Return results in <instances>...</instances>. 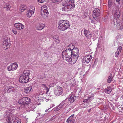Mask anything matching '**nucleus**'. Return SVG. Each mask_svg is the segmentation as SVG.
Here are the masks:
<instances>
[{
  "mask_svg": "<svg viewBox=\"0 0 123 123\" xmlns=\"http://www.w3.org/2000/svg\"><path fill=\"white\" fill-rule=\"evenodd\" d=\"M74 0H67L63 4L62 9L63 11H71L74 9L75 5Z\"/></svg>",
  "mask_w": 123,
  "mask_h": 123,
  "instance_id": "nucleus-1",
  "label": "nucleus"
},
{
  "mask_svg": "<svg viewBox=\"0 0 123 123\" xmlns=\"http://www.w3.org/2000/svg\"><path fill=\"white\" fill-rule=\"evenodd\" d=\"M11 110H8L6 111V115H7L6 120L8 123H20L18 121V118L11 113Z\"/></svg>",
  "mask_w": 123,
  "mask_h": 123,
  "instance_id": "nucleus-2",
  "label": "nucleus"
},
{
  "mask_svg": "<svg viewBox=\"0 0 123 123\" xmlns=\"http://www.w3.org/2000/svg\"><path fill=\"white\" fill-rule=\"evenodd\" d=\"M30 74V72L28 70L24 71L19 78V81L22 83L27 82L29 81V75Z\"/></svg>",
  "mask_w": 123,
  "mask_h": 123,
  "instance_id": "nucleus-3",
  "label": "nucleus"
},
{
  "mask_svg": "<svg viewBox=\"0 0 123 123\" xmlns=\"http://www.w3.org/2000/svg\"><path fill=\"white\" fill-rule=\"evenodd\" d=\"M74 47V46L73 44H69L66 49L63 51L62 57H66L70 56L72 57V54L71 51H72V49Z\"/></svg>",
  "mask_w": 123,
  "mask_h": 123,
  "instance_id": "nucleus-4",
  "label": "nucleus"
},
{
  "mask_svg": "<svg viewBox=\"0 0 123 123\" xmlns=\"http://www.w3.org/2000/svg\"><path fill=\"white\" fill-rule=\"evenodd\" d=\"M49 13L48 11L47 7L45 5H43L41 8V14L43 18L47 17V16L49 14Z\"/></svg>",
  "mask_w": 123,
  "mask_h": 123,
  "instance_id": "nucleus-5",
  "label": "nucleus"
},
{
  "mask_svg": "<svg viewBox=\"0 0 123 123\" xmlns=\"http://www.w3.org/2000/svg\"><path fill=\"white\" fill-rule=\"evenodd\" d=\"M30 98L28 97H24L19 100L18 102L19 104L23 105L28 104L30 102Z\"/></svg>",
  "mask_w": 123,
  "mask_h": 123,
  "instance_id": "nucleus-6",
  "label": "nucleus"
},
{
  "mask_svg": "<svg viewBox=\"0 0 123 123\" xmlns=\"http://www.w3.org/2000/svg\"><path fill=\"white\" fill-rule=\"evenodd\" d=\"M93 18L95 20H97L99 18L100 11V10L97 8H95L93 11Z\"/></svg>",
  "mask_w": 123,
  "mask_h": 123,
  "instance_id": "nucleus-7",
  "label": "nucleus"
},
{
  "mask_svg": "<svg viewBox=\"0 0 123 123\" xmlns=\"http://www.w3.org/2000/svg\"><path fill=\"white\" fill-rule=\"evenodd\" d=\"M64 60H66L70 64H73L76 62L77 60V59L75 60V58H74V57H62Z\"/></svg>",
  "mask_w": 123,
  "mask_h": 123,
  "instance_id": "nucleus-8",
  "label": "nucleus"
},
{
  "mask_svg": "<svg viewBox=\"0 0 123 123\" xmlns=\"http://www.w3.org/2000/svg\"><path fill=\"white\" fill-rule=\"evenodd\" d=\"M72 56H73L74 58H75V60L79 56V50L77 48L72 49Z\"/></svg>",
  "mask_w": 123,
  "mask_h": 123,
  "instance_id": "nucleus-9",
  "label": "nucleus"
},
{
  "mask_svg": "<svg viewBox=\"0 0 123 123\" xmlns=\"http://www.w3.org/2000/svg\"><path fill=\"white\" fill-rule=\"evenodd\" d=\"M92 57L91 55H88L85 56L82 59V62L83 63H88L92 58Z\"/></svg>",
  "mask_w": 123,
  "mask_h": 123,
  "instance_id": "nucleus-10",
  "label": "nucleus"
},
{
  "mask_svg": "<svg viewBox=\"0 0 123 123\" xmlns=\"http://www.w3.org/2000/svg\"><path fill=\"white\" fill-rule=\"evenodd\" d=\"M18 67V65L16 63L11 64L7 67V69L8 71H13L16 70Z\"/></svg>",
  "mask_w": 123,
  "mask_h": 123,
  "instance_id": "nucleus-11",
  "label": "nucleus"
},
{
  "mask_svg": "<svg viewBox=\"0 0 123 123\" xmlns=\"http://www.w3.org/2000/svg\"><path fill=\"white\" fill-rule=\"evenodd\" d=\"M63 92L62 88L60 86H58L57 88L55 89L54 91L55 94L57 96L61 95Z\"/></svg>",
  "mask_w": 123,
  "mask_h": 123,
  "instance_id": "nucleus-12",
  "label": "nucleus"
},
{
  "mask_svg": "<svg viewBox=\"0 0 123 123\" xmlns=\"http://www.w3.org/2000/svg\"><path fill=\"white\" fill-rule=\"evenodd\" d=\"M117 9L116 8L114 9L113 11V13L114 14L113 16L116 19L118 18L120 16L119 11H117Z\"/></svg>",
  "mask_w": 123,
  "mask_h": 123,
  "instance_id": "nucleus-13",
  "label": "nucleus"
},
{
  "mask_svg": "<svg viewBox=\"0 0 123 123\" xmlns=\"http://www.w3.org/2000/svg\"><path fill=\"white\" fill-rule=\"evenodd\" d=\"M14 26L18 30H21L24 28V26L23 25L19 23L15 24Z\"/></svg>",
  "mask_w": 123,
  "mask_h": 123,
  "instance_id": "nucleus-14",
  "label": "nucleus"
},
{
  "mask_svg": "<svg viewBox=\"0 0 123 123\" xmlns=\"http://www.w3.org/2000/svg\"><path fill=\"white\" fill-rule=\"evenodd\" d=\"M74 116V115L73 114L70 116L67 119V122L68 123H74L75 119Z\"/></svg>",
  "mask_w": 123,
  "mask_h": 123,
  "instance_id": "nucleus-15",
  "label": "nucleus"
},
{
  "mask_svg": "<svg viewBox=\"0 0 123 123\" xmlns=\"http://www.w3.org/2000/svg\"><path fill=\"white\" fill-rule=\"evenodd\" d=\"M9 41L7 39H6L5 40H4L3 43V47L4 48H6V49H7L8 47H9Z\"/></svg>",
  "mask_w": 123,
  "mask_h": 123,
  "instance_id": "nucleus-16",
  "label": "nucleus"
},
{
  "mask_svg": "<svg viewBox=\"0 0 123 123\" xmlns=\"http://www.w3.org/2000/svg\"><path fill=\"white\" fill-rule=\"evenodd\" d=\"M84 32L85 35L88 38H91L92 36V34L89 33V32L86 30L84 29Z\"/></svg>",
  "mask_w": 123,
  "mask_h": 123,
  "instance_id": "nucleus-17",
  "label": "nucleus"
},
{
  "mask_svg": "<svg viewBox=\"0 0 123 123\" xmlns=\"http://www.w3.org/2000/svg\"><path fill=\"white\" fill-rule=\"evenodd\" d=\"M45 26L42 23L37 24L36 27V29L38 30H41L43 29Z\"/></svg>",
  "mask_w": 123,
  "mask_h": 123,
  "instance_id": "nucleus-18",
  "label": "nucleus"
},
{
  "mask_svg": "<svg viewBox=\"0 0 123 123\" xmlns=\"http://www.w3.org/2000/svg\"><path fill=\"white\" fill-rule=\"evenodd\" d=\"M122 49V47L121 46H119L117 49V51L116 52L115 54V56L116 57H117L121 52Z\"/></svg>",
  "mask_w": 123,
  "mask_h": 123,
  "instance_id": "nucleus-19",
  "label": "nucleus"
},
{
  "mask_svg": "<svg viewBox=\"0 0 123 123\" xmlns=\"http://www.w3.org/2000/svg\"><path fill=\"white\" fill-rule=\"evenodd\" d=\"M74 98H76L75 96H74L73 95H71L68 98V101H70L71 103H73L74 101Z\"/></svg>",
  "mask_w": 123,
  "mask_h": 123,
  "instance_id": "nucleus-20",
  "label": "nucleus"
},
{
  "mask_svg": "<svg viewBox=\"0 0 123 123\" xmlns=\"http://www.w3.org/2000/svg\"><path fill=\"white\" fill-rule=\"evenodd\" d=\"M58 28L61 31H64L68 29L64 25H61L58 24Z\"/></svg>",
  "mask_w": 123,
  "mask_h": 123,
  "instance_id": "nucleus-21",
  "label": "nucleus"
},
{
  "mask_svg": "<svg viewBox=\"0 0 123 123\" xmlns=\"http://www.w3.org/2000/svg\"><path fill=\"white\" fill-rule=\"evenodd\" d=\"M15 91V90L14 88L11 86H10L9 88L7 91V92L9 93L12 92H14Z\"/></svg>",
  "mask_w": 123,
  "mask_h": 123,
  "instance_id": "nucleus-22",
  "label": "nucleus"
},
{
  "mask_svg": "<svg viewBox=\"0 0 123 123\" xmlns=\"http://www.w3.org/2000/svg\"><path fill=\"white\" fill-rule=\"evenodd\" d=\"M112 89V88L109 86L105 89V93H110L111 92Z\"/></svg>",
  "mask_w": 123,
  "mask_h": 123,
  "instance_id": "nucleus-23",
  "label": "nucleus"
},
{
  "mask_svg": "<svg viewBox=\"0 0 123 123\" xmlns=\"http://www.w3.org/2000/svg\"><path fill=\"white\" fill-rule=\"evenodd\" d=\"M117 28L118 30H122L123 29V24L121 23H117L116 25Z\"/></svg>",
  "mask_w": 123,
  "mask_h": 123,
  "instance_id": "nucleus-24",
  "label": "nucleus"
},
{
  "mask_svg": "<svg viewBox=\"0 0 123 123\" xmlns=\"http://www.w3.org/2000/svg\"><path fill=\"white\" fill-rule=\"evenodd\" d=\"M53 39L56 43H59L60 42V40L59 38V37L57 35L53 37Z\"/></svg>",
  "mask_w": 123,
  "mask_h": 123,
  "instance_id": "nucleus-25",
  "label": "nucleus"
},
{
  "mask_svg": "<svg viewBox=\"0 0 123 123\" xmlns=\"http://www.w3.org/2000/svg\"><path fill=\"white\" fill-rule=\"evenodd\" d=\"M32 87L31 86H30L26 88L25 89V92L26 94H27L31 90Z\"/></svg>",
  "mask_w": 123,
  "mask_h": 123,
  "instance_id": "nucleus-26",
  "label": "nucleus"
},
{
  "mask_svg": "<svg viewBox=\"0 0 123 123\" xmlns=\"http://www.w3.org/2000/svg\"><path fill=\"white\" fill-rule=\"evenodd\" d=\"M94 98V97L93 96V94H92L90 96H88L87 99L88 100V101L89 103V102L92 101Z\"/></svg>",
  "mask_w": 123,
  "mask_h": 123,
  "instance_id": "nucleus-27",
  "label": "nucleus"
},
{
  "mask_svg": "<svg viewBox=\"0 0 123 123\" xmlns=\"http://www.w3.org/2000/svg\"><path fill=\"white\" fill-rule=\"evenodd\" d=\"M28 9V11H30L33 13L34 12L35 8L34 6H30L29 7Z\"/></svg>",
  "mask_w": 123,
  "mask_h": 123,
  "instance_id": "nucleus-28",
  "label": "nucleus"
},
{
  "mask_svg": "<svg viewBox=\"0 0 123 123\" xmlns=\"http://www.w3.org/2000/svg\"><path fill=\"white\" fill-rule=\"evenodd\" d=\"M65 21L66 23L64 24V26L68 28H69L70 26V24L69 22L67 20H65Z\"/></svg>",
  "mask_w": 123,
  "mask_h": 123,
  "instance_id": "nucleus-29",
  "label": "nucleus"
},
{
  "mask_svg": "<svg viewBox=\"0 0 123 123\" xmlns=\"http://www.w3.org/2000/svg\"><path fill=\"white\" fill-rule=\"evenodd\" d=\"M112 75L111 74L109 76L107 80V82L108 83H110L111 82L112 79Z\"/></svg>",
  "mask_w": 123,
  "mask_h": 123,
  "instance_id": "nucleus-30",
  "label": "nucleus"
},
{
  "mask_svg": "<svg viewBox=\"0 0 123 123\" xmlns=\"http://www.w3.org/2000/svg\"><path fill=\"white\" fill-rule=\"evenodd\" d=\"M42 87H43L44 88L46 89V93H47L49 90V89L48 87V85H46L45 84H43L42 85Z\"/></svg>",
  "mask_w": 123,
  "mask_h": 123,
  "instance_id": "nucleus-31",
  "label": "nucleus"
},
{
  "mask_svg": "<svg viewBox=\"0 0 123 123\" xmlns=\"http://www.w3.org/2000/svg\"><path fill=\"white\" fill-rule=\"evenodd\" d=\"M67 99L66 98L65 99V100L62 101V102H61L59 105H60V106L61 107V108H62L63 106H65L66 105V104H65L66 103L65 102L66 101V100Z\"/></svg>",
  "mask_w": 123,
  "mask_h": 123,
  "instance_id": "nucleus-32",
  "label": "nucleus"
},
{
  "mask_svg": "<svg viewBox=\"0 0 123 123\" xmlns=\"http://www.w3.org/2000/svg\"><path fill=\"white\" fill-rule=\"evenodd\" d=\"M34 13L28 10L27 12V16L28 17H31L32 14Z\"/></svg>",
  "mask_w": 123,
  "mask_h": 123,
  "instance_id": "nucleus-33",
  "label": "nucleus"
},
{
  "mask_svg": "<svg viewBox=\"0 0 123 123\" xmlns=\"http://www.w3.org/2000/svg\"><path fill=\"white\" fill-rule=\"evenodd\" d=\"M26 6H22L20 7V10L21 12H23L26 9Z\"/></svg>",
  "mask_w": 123,
  "mask_h": 123,
  "instance_id": "nucleus-34",
  "label": "nucleus"
},
{
  "mask_svg": "<svg viewBox=\"0 0 123 123\" xmlns=\"http://www.w3.org/2000/svg\"><path fill=\"white\" fill-rule=\"evenodd\" d=\"M65 20H61L59 21L58 24L62 25H64V24L65 23Z\"/></svg>",
  "mask_w": 123,
  "mask_h": 123,
  "instance_id": "nucleus-35",
  "label": "nucleus"
},
{
  "mask_svg": "<svg viewBox=\"0 0 123 123\" xmlns=\"http://www.w3.org/2000/svg\"><path fill=\"white\" fill-rule=\"evenodd\" d=\"M61 106H60V105H59L55 109V111H57L59 110H60L61 108H61Z\"/></svg>",
  "mask_w": 123,
  "mask_h": 123,
  "instance_id": "nucleus-36",
  "label": "nucleus"
},
{
  "mask_svg": "<svg viewBox=\"0 0 123 123\" xmlns=\"http://www.w3.org/2000/svg\"><path fill=\"white\" fill-rule=\"evenodd\" d=\"M62 0H52L53 2L54 3H57L61 1Z\"/></svg>",
  "mask_w": 123,
  "mask_h": 123,
  "instance_id": "nucleus-37",
  "label": "nucleus"
},
{
  "mask_svg": "<svg viewBox=\"0 0 123 123\" xmlns=\"http://www.w3.org/2000/svg\"><path fill=\"white\" fill-rule=\"evenodd\" d=\"M112 3L111 1L109 0L108 1V6L109 7H110L112 6Z\"/></svg>",
  "mask_w": 123,
  "mask_h": 123,
  "instance_id": "nucleus-38",
  "label": "nucleus"
},
{
  "mask_svg": "<svg viewBox=\"0 0 123 123\" xmlns=\"http://www.w3.org/2000/svg\"><path fill=\"white\" fill-rule=\"evenodd\" d=\"M10 7V6L9 4L5 5L4 6V8L9 9Z\"/></svg>",
  "mask_w": 123,
  "mask_h": 123,
  "instance_id": "nucleus-39",
  "label": "nucleus"
},
{
  "mask_svg": "<svg viewBox=\"0 0 123 123\" xmlns=\"http://www.w3.org/2000/svg\"><path fill=\"white\" fill-rule=\"evenodd\" d=\"M12 31L13 32L15 35L17 34V32L16 30L14 29H12Z\"/></svg>",
  "mask_w": 123,
  "mask_h": 123,
  "instance_id": "nucleus-40",
  "label": "nucleus"
},
{
  "mask_svg": "<svg viewBox=\"0 0 123 123\" xmlns=\"http://www.w3.org/2000/svg\"><path fill=\"white\" fill-rule=\"evenodd\" d=\"M43 116V114L42 115H41V114L40 113H39L38 115H37V117H39V118H41Z\"/></svg>",
  "mask_w": 123,
  "mask_h": 123,
  "instance_id": "nucleus-41",
  "label": "nucleus"
},
{
  "mask_svg": "<svg viewBox=\"0 0 123 123\" xmlns=\"http://www.w3.org/2000/svg\"><path fill=\"white\" fill-rule=\"evenodd\" d=\"M83 102H86L87 103H89L87 99H83Z\"/></svg>",
  "mask_w": 123,
  "mask_h": 123,
  "instance_id": "nucleus-42",
  "label": "nucleus"
},
{
  "mask_svg": "<svg viewBox=\"0 0 123 123\" xmlns=\"http://www.w3.org/2000/svg\"><path fill=\"white\" fill-rule=\"evenodd\" d=\"M38 1L40 3H43L44 2L45 0H38Z\"/></svg>",
  "mask_w": 123,
  "mask_h": 123,
  "instance_id": "nucleus-43",
  "label": "nucleus"
},
{
  "mask_svg": "<svg viewBox=\"0 0 123 123\" xmlns=\"http://www.w3.org/2000/svg\"><path fill=\"white\" fill-rule=\"evenodd\" d=\"M117 2H119L120 1V0H116Z\"/></svg>",
  "mask_w": 123,
  "mask_h": 123,
  "instance_id": "nucleus-44",
  "label": "nucleus"
},
{
  "mask_svg": "<svg viewBox=\"0 0 123 123\" xmlns=\"http://www.w3.org/2000/svg\"><path fill=\"white\" fill-rule=\"evenodd\" d=\"M49 109H48L47 110H45V112H46Z\"/></svg>",
  "mask_w": 123,
  "mask_h": 123,
  "instance_id": "nucleus-45",
  "label": "nucleus"
},
{
  "mask_svg": "<svg viewBox=\"0 0 123 123\" xmlns=\"http://www.w3.org/2000/svg\"><path fill=\"white\" fill-rule=\"evenodd\" d=\"M91 109H89L88 110V112H90V111H91Z\"/></svg>",
  "mask_w": 123,
  "mask_h": 123,
  "instance_id": "nucleus-46",
  "label": "nucleus"
},
{
  "mask_svg": "<svg viewBox=\"0 0 123 123\" xmlns=\"http://www.w3.org/2000/svg\"><path fill=\"white\" fill-rule=\"evenodd\" d=\"M93 21H91V22H92V23H93Z\"/></svg>",
  "mask_w": 123,
  "mask_h": 123,
  "instance_id": "nucleus-47",
  "label": "nucleus"
},
{
  "mask_svg": "<svg viewBox=\"0 0 123 123\" xmlns=\"http://www.w3.org/2000/svg\"><path fill=\"white\" fill-rule=\"evenodd\" d=\"M54 106V105H53L52 106V107H53V106Z\"/></svg>",
  "mask_w": 123,
  "mask_h": 123,
  "instance_id": "nucleus-48",
  "label": "nucleus"
}]
</instances>
